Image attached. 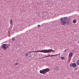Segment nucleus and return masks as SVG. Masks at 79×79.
Listing matches in <instances>:
<instances>
[{
    "label": "nucleus",
    "mask_w": 79,
    "mask_h": 79,
    "mask_svg": "<svg viewBox=\"0 0 79 79\" xmlns=\"http://www.w3.org/2000/svg\"><path fill=\"white\" fill-rule=\"evenodd\" d=\"M60 21L62 26H66L71 24V22H69V19L67 17L61 18Z\"/></svg>",
    "instance_id": "nucleus-1"
},
{
    "label": "nucleus",
    "mask_w": 79,
    "mask_h": 79,
    "mask_svg": "<svg viewBox=\"0 0 79 79\" xmlns=\"http://www.w3.org/2000/svg\"><path fill=\"white\" fill-rule=\"evenodd\" d=\"M54 52V51H53V50L52 49H49V50H39V51H30L28 53H31V52H34L35 53H39V52H42L43 53H51V52Z\"/></svg>",
    "instance_id": "nucleus-2"
},
{
    "label": "nucleus",
    "mask_w": 79,
    "mask_h": 79,
    "mask_svg": "<svg viewBox=\"0 0 79 79\" xmlns=\"http://www.w3.org/2000/svg\"><path fill=\"white\" fill-rule=\"evenodd\" d=\"M50 71L49 68H46L45 69H43L42 70H41L40 71V74H46L47 72Z\"/></svg>",
    "instance_id": "nucleus-3"
},
{
    "label": "nucleus",
    "mask_w": 79,
    "mask_h": 79,
    "mask_svg": "<svg viewBox=\"0 0 79 79\" xmlns=\"http://www.w3.org/2000/svg\"><path fill=\"white\" fill-rule=\"evenodd\" d=\"M1 48H3V50H6L7 48H9V46H7V44H3L2 45Z\"/></svg>",
    "instance_id": "nucleus-4"
},
{
    "label": "nucleus",
    "mask_w": 79,
    "mask_h": 79,
    "mask_svg": "<svg viewBox=\"0 0 79 79\" xmlns=\"http://www.w3.org/2000/svg\"><path fill=\"white\" fill-rule=\"evenodd\" d=\"M70 66H71V67H73L74 68H75L76 66H77V65H76V64L75 63H73L71 64H70Z\"/></svg>",
    "instance_id": "nucleus-5"
},
{
    "label": "nucleus",
    "mask_w": 79,
    "mask_h": 79,
    "mask_svg": "<svg viewBox=\"0 0 79 79\" xmlns=\"http://www.w3.org/2000/svg\"><path fill=\"white\" fill-rule=\"evenodd\" d=\"M60 53H59V54H56V55H50L49 54H48V56H46V57H49V56H57L59 55V56L60 55Z\"/></svg>",
    "instance_id": "nucleus-6"
},
{
    "label": "nucleus",
    "mask_w": 79,
    "mask_h": 79,
    "mask_svg": "<svg viewBox=\"0 0 79 79\" xmlns=\"http://www.w3.org/2000/svg\"><path fill=\"white\" fill-rule=\"evenodd\" d=\"M54 69L55 70H56V71H59L60 70L58 66H55V67L54 68Z\"/></svg>",
    "instance_id": "nucleus-7"
},
{
    "label": "nucleus",
    "mask_w": 79,
    "mask_h": 79,
    "mask_svg": "<svg viewBox=\"0 0 79 79\" xmlns=\"http://www.w3.org/2000/svg\"><path fill=\"white\" fill-rule=\"evenodd\" d=\"M72 56H73V53L71 52H70L69 55V58H71Z\"/></svg>",
    "instance_id": "nucleus-8"
},
{
    "label": "nucleus",
    "mask_w": 79,
    "mask_h": 79,
    "mask_svg": "<svg viewBox=\"0 0 79 79\" xmlns=\"http://www.w3.org/2000/svg\"><path fill=\"white\" fill-rule=\"evenodd\" d=\"M76 22H77V20H76L74 19L73 20V23H76Z\"/></svg>",
    "instance_id": "nucleus-9"
},
{
    "label": "nucleus",
    "mask_w": 79,
    "mask_h": 79,
    "mask_svg": "<svg viewBox=\"0 0 79 79\" xmlns=\"http://www.w3.org/2000/svg\"><path fill=\"white\" fill-rule=\"evenodd\" d=\"M77 64L79 65V60H78L77 62Z\"/></svg>",
    "instance_id": "nucleus-10"
},
{
    "label": "nucleus",
    "mask_w": 79,
    "mask_h": 79,
    "mask_svg": "<svg viewBox=\"0 0 79 79\" xmlns=\"http://www.w3.org/2000/svg\"><path fill=\"white\" fill-rule=\"evenodd\" d=\"M13 21L12 20V19H11L10 20V24H12Z\"/></svg>",
    "instance_id": "nucleus-11"
},
{
    "label": "nucleus",
    "mask_w": 79,
    "mask_h": 79,
    "mask_svg": "<svg viewBox=\"0 0 79 79\" xmlns=\"http://www.w3.org/2000/svg\"><path fill=\"white\" fill-rule=\"evenodd\" d=\"M61 58L62 60H65V58L64 57L61 56Z\"/></svg>",
    "instance_id": "nucleus-12"
},
{
    "label": "nucleus",
    "mask_w": 79,
    "mask_h": 79,
    "mask_svg": "<svg viewBox=\"0 0 79 79\" xmlns=\"http://www.w3.org/2000/svg\"><path fill=\"white\" fill-rule=\"evenodd\" d=\"M30 55H29V57L30 58H31V57H32V55H31V53H30Z\"/></svg>",
    "instance_id": "nucleus-13"
},
{
    "label": "nucleus",
    "mask_w": 79,
    "mask_h": 79,
    "mask_svg": "<svg viewBox=\"0 0 79 79\" xmlns=\"http://www.w3.org/2000/svg\"><path fill=\"white\" fill-rule=\"evenodd\" d=\"M28 55H29V54H25V56H28Z\"/></svg>",
    "instance_id": "nucleus-14"
},
{
    "label": "nucleus",
    "mask_w": 79,
    "mask_h": 79,
    "mask_svg": "<svg viewBox=\"0 0 79 79\" xmlns=\"http://www.w3.org/2000/svg\"><path fill=\"white\" fill-rule=\"evenodd\" d=\"M12 40H14V41H15V38H12Z\"/></svg>",
    "instance_id": "nucleus-15"
},
{
    "label": "nucleus",
    "mask_w": 79,
    "mask_h": 79,
    "mask_svg": "<svg viewBox=\"0 0 79 79\" xmlns=\"http://www.w3.org/2000/svg\"><path fill=\"white\" fill-rule=\"evenodd\" d=\"M38 26L39 27H40V25H38Z\"/></svg>",
    "instance_id": "nucleus-16"
},
{
    "label": "nucleus",
    "mask_w": 79,
    "mask_h": 79,
    "mask_svg": "<svg viewBox=\"0 0 79 79\" xmlns=\"http://www.w3.org/2000/svg\"><path fill=\"white\" fill-rule=\"evenodd\" d=\"M17 64H18V63H17L15 64V65H17Z\"/></svg>",
    "instance_id": "nucleus-17"
},
{
    "label": "nucleus",
    "mask_w": 79,
    "mask_h": 79,
    "mask_svg": "<svg viewBox=\"0 0 79 79\" xmlns=\"http://www.w3.org/2000/svg\"><path fill=\"white\" fill-rule=\"evenodd\" d=\"M66 50L65 49V50H64V52H66Z\"/></svg>",
    "instance_id": "nucleus-18"
},
{
    "label": "nucleus",
    "mask_w": 79,
    "mask_h": 79,
    "mask_svg": "<svg viewBox=\"0 0 79 79\" xmlns=\"http://www.w3.org/2000/svg\"><path fill=\"white\" fill-rule=\"evenodd\" d=\"M37 12L36 13V14H37Z\"/></svg>",
    "instance_id": "nucleus-19"
}]
</instances>
